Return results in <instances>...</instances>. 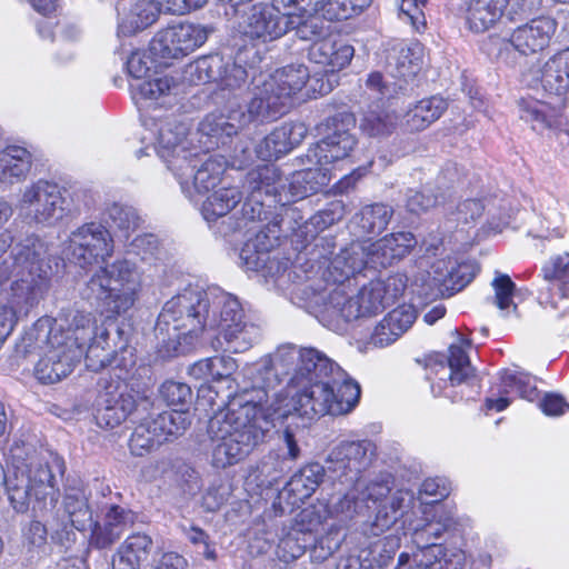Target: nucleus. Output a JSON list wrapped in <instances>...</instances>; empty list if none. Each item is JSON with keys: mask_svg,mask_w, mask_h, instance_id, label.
I'll return each mask as SVG.
<instances>
[{"mask_svg": "<svg viewBox=\"0 0 569 569\" xmlns=\"http://www.w3.org/2000/svg\"><path fill=\"white\" fill-rule=\"evenodd\" d=\"M274 421L292 413L312 419L316 416H333V387L330 380L301 385L300 388L287 387L284 399L268 408Z\"/></svg>", "mask_w": 569, "mask_h": 569, "instance_id": "4468645a", "label": "nucleus"}, {"mask_svg": "<svg viewBox=\"0 0 569 569\" xmlns=\"http://www.w3.org/2000/svg\"><path fill=\"white\" fill-rule=\"evenodd\" d=\"M557 21L550 17H538L517 27L509 39L503 41L500 56L503 51L515 49L523 56L535 54L549 47L557 30Z\"/></svg>", "mask_w": 569, "mask_h": 569, "instance_id": "b1692460", "label": "nucleus"}, {"mask_svg": "<svg viewBox=\"0 0 569 569\" xmlns=\"http://www.w3.org/2000/svg\"><path fill=\"white\" fill-rule=\"evenodd\" d=\"M543 286L539 289V302L560 310L558 318L569 313V253L550 258L542 267Z\"/></svg>", "mask_w": 569, "mask_h": 569, "instance_id": "aec40b11", "label": "nucleus"}, {"mask_svg": "<svg viewBox=\"0 0 569 569\" xmlns=\"http://www.w3.org/2000/svg\"><path fill=\"white\" fill-rule=\"evenodd\" d=\"M330 182L328 169L323 166L310 167L300 171H296L290 180L283 179L280 174L278 184L279 191L284 196L287 193L288 202L302 200L313 193H317Z\"/></svg>", "mask_w": 569, "mask_h": 569, "instance_id": "7c9ffc66", "label": "nucleus"}, {"mask_svg": "<svg viewBox=\"0 0 569 569\" xmlns=\"http://www.w3.org/2000/svg\"><path fill=\"white\" fill-rule=\"evenodd\" d=\"M393 216V209L385 203H373L363 207L353 217V223L362 236L380 234L388 227Z\"/></svg>", "mask_w": 569, "mask_h": 569, "instance_id": "de8ad7c7", "label": "nucleus"}, {"mask_svg": "<svg viewBox=\"0 0 569 569\" xmlns=\"http://www.w3.org/2000/svg\"><path fill=\"white\" fill-rule=\"evenodd\" d=\"M160 445L161 442L159 441L156 431H153L150 420H144L138 425L129 440L131 453L138 457L149 453Z\"/></svg>", "mask_w": 569, "mask_h": 569, "instance_id": "bf43d9fd", "label": "nucleus"}, {"mask_svg": "<svg viewBox=\"0 0 569 569\" xmlns=\"http://www.w3.org/2000/svg\"><path fill=\"white\" fill-rule=\"evenodd\" d=\"M18 210L28 223L51 227L67 216L69 203L58 184L39 180L24 189Z\"/></svg>", "mask_w": 569, "mask_h": 569, "instance_id": "f8f14e48", "label": "nucleus"}, {"mask_svg": "<svg viewBox=\"0 0 569 569\" xmlns=\"http://www.w3.org/2000/svg\"><path fill=\"white\" fill-rule=\"evenodd\" d=\"M416 311L411 306H402L390 311L375 328L371 343L383 348L395 342L415 322Z\"/></svg>", "mask_w": 569, "mask_h": 569, "instance_id": "f704fd0d", "label": "nucleus"}, {"mask_svg": "<svg viewBox=\"0 0 569 569\" xmlns=\"http://www.w3.org/2000/svg\"><path fill=\"white\" fill-rule=\"evenodd\" d=\"M306 132L307 129L301 123L278 127L257 144V156L264 161L278 159L299 144Z\"/></svg>", "mask_w": 569, "mask_h": 569, "instance_id": "473e14b6", "label": "nucleus"}, {"mask_svg": "<svg viewBox=\"0 0 569 569\" xmlns=\"http://www.w3.org/2000/svg\"><path fill=\"white\" fill-rule=\"evenodd\" d=\"M141 290V273L134 262L122 259L100 267L79 289L91 306L122 315L130 310Z\"/></svg>", "mask_w": 569, "mask_h": 569, "instance_id": "39448f33", "label": "nucleus"}, {"mask_svg": "<svg viewBox=\"0 0 569 569\" xmlns=\"http://www.w3.org/2000/svg\"><path fill=\"white\" fill-rule=\"evenodd\" d=\"M288 377L287 387L300 388L318 381L343 378V370L325 353L315 348L283 346L277 350L273 358L263 359L256 368L252 378L253 391L263 390L270 398L279 397L276 388L281 383V377Z\"/></svg>", "mask_w": 569, "mask_h": 569, "instance_id": "f03ea898", "label": "nucleus"}, {"mask_svg": "<svg viewBox=\"0 0 569 569\" xmlns=\"http://www.w3.org/2000/svg\"><path fill=\"white\" fill-rule=\"evenodd\" d=\"M325 476L326 469L323 466L318 462L309 463L291 477L286 490L293 495L296 500L303 501L315 493Z\"/></svg>", "mask_w": 569, "mask_h": 569, "instance_id": "49530a36", "label": "nucleus"}, {"mask_svg": "<svg viewBox=\"0 0 569 569\" xmlns=\"http://www.w3.org/2000/svg\"><path fill=\"white\" fill-rule=\"evenodd\" d=\"M272 243L268 236L258 232L253 239L248 240L239 252L241 267L247 270L258 271L263 268L268 260V252Z\"/></svg>", "mask_w": 569, "mask_h": 569, "instance_id": "5fc2aeb1", "label": "nucleus"}, {"mask_svg": "<svg viewBox=\"0 0 569 569\" xmlns=\"http://www.w3.org/2000/svg\"><path fill=\"white\" fill-rule=\"evenodd\" d=\"M453 521L447 519L439 522H427L421 528L416 527L412 532V541L418 550L412 553L413 566L406 568L410 556L401 553L398 559V569H462L466 555L458 548H449L440 543L429 542L430 539H438L442 532L451 528Z\"/></svg>", "mask_w": 569, "mask_h": 569, "instance_id": "9d476101", "label": "nucleus"}, {"mask_svg": "<svg viewBox=\"0 0 569 569\" xmlns=\"http://www.w3.org/2000/svg\"><path fill=\"white\" fill-rule=\"evenodd\" d=\"M160 396L168 406L177 407V410L186 411L192 400L191 388L184 383L173 380L164 381L160 389Z\"/></svg>", "mask_w": 569, "mask_h": 569, "instance_id": "0e129e2a", "label": "nucleus"}, {"mask_svg": "<svg viewBox=\"0 0 569 569\" xmlns=\"http://www.w3.org/2000/svg\"><path fill=\"white\" fill-rule=\"evenodd\" d=\"M510 0H463L461 13L472 33H485L500 23Z\"/></svg>", "mask_w": 569, "mask_h": 569, "instance_id": "c756f323", "label": "nucleus"}, {"mask_svg": "<svg viewBox=\"0 0 569 569\" xmlns=\"http://www.w3.org/2000/svg\"><path fill=\"white\" fill-rule=\"evenodd\" d=\"M502 391L499 397L490 396L486 398L485 406L487 410L497 412L505 410L510 405V399L506 395L517 392L520 398L533 401L538 396V389L530 375L517 369H506L501 372Z\"/></svg>", "mask_w": 569, "mask_h": 569, "instance_id": "2f4dec72", "label": "nucleus"}, {"mask_svg": "<svg viewBox=\"0 0 569 569\" xmlns=\"http://www.w3.org/2000/svg\"><path fill=\"white\" fill-rule=\"evenodd\" d=\"M31 153L23 147L8 146L0 152V183L12 186L24 180L31 169Z\"/></svg>", "mask_w": 569, "mask_h": 569, "instance_id": "37998d69", "label": "nucleus"}, {"mask_svg": "<svg viewBox=\"0 0 569 569\" xmlns=\"http://www.w3.org/2000/svg\"><path fill=\"white\" fill-rule=\"evenodd\" d=\"M348 485L351 486V489L332 503L330 508L331 516L341 517V519H352L360 512L362 503L369 502V500L362 499L361 487L357 490L355 483Z\"/></svg>", "mask_w": 569, "mask_h": 569, "instance_id": "e2e57ef3", "label": "nucleus"}, {"mask_svg": "<svg viewBox=\"0 0 569 569\" xmlns=\"http://www.w3.org/2000/svg\"><path fill=\"white\" fill-rule=\"evenodd\" d=\"M310 78L308 68L302 63H292L277 69L262 83L256 86L252 102L261 110L264 121H272L287 113L293 98Z\"/></svg>", "mask_w": 569, "mask_h": 569, "instance_id": "1a4fd4ad", "label": "nucleus"}, {"mask_svg": "<svg viewBox=\"0 0 569 569\" xmlns=\"http://www.w3.org/2000/svg\"><path fill=\"white\" fill-rule=\"evenodd\" d=\"M59 328H51L49 333L57 332L63 337V347L76 349L84 353V347L91 341L102 327L96 326L94 318L90 312L74 309L62 310L60 312Z\"/></svg>", "mask_w": 569, "mask_h": 569, "instance_id": "bb28decb", "label": "nucleus"}, {"mask_svg": "<svg viewBox=\"0 0 569 569\" xmlns=\"http://www.w3.org/2000/svg\"><path fill=\"white\" fill-rule=\"evenodd\" d=\"M108 339L109 328L104 327L101 328L99 335H97L84 347L86 366L91 371H99L108 366H114V368L121 367V361L118 359V353L116 350L111 349Z\"/></svg>", "mask_w": 569, "mask_h": 569, "instance_id": "a18cd8bd", "label": "nucleus"}, {"mask_svg": "<svg viewBox=\"0 0 569 569\" xmlns=\"http://www.w3.org/2000/svg\"><path fill=\"white\" fill-rule=\"evenodd\" d=\"M259 107L250 100L247 110L242 108L230 109L228 113H210L200 123L198 133L199 142L207 150L224 144L229 138L237 134L251 122H263Z\"/></svg>", "mask_w": 569, "mask_h": 569, "instance_id": "f3484780", "label": "nucleus"}, {"mask_svg": "<svg viewBox=\"0 0 569 569\" xmlns=\"http://www.w3.org/2000/svg\"><path fill=\"white\" fill-rule=\"evenodd\" d=\"M153 130L157 134V152L171 171L184 172L191 169V153L187 141L188 128L174 117L167 116L162 119L151 118Z\"/></svg>", "mask_w": 569, "mask_h": 569, "instance_id": "a211bd4d", "label": "nucleus"}, {"mask_svg": "<svg viewBox=\"0 0 569 569\" xmlns=\"http://www.w3.org/2000/svg\"><path fill=\"white\" fill-rule=\"evenodd\" d=\"M417 244L410 232L388 234L380 240L366 246L372 266L388 267L406 257Z\"/></svg>", "mask_w": 569, "mask_h": 569, "instance_id": "72a5a7b5", "label": "nucleus"}, {"mask_svg": "<svg viewBox=\"0 0 569 569\" xmlns=\"http://www.w3.org/2000/svg\"><path fill=\"white\" fill-rule=\"evenodd\" d=\"M457 335L458 342L451 343L449 347L448 366L442 357L441 360L429 367L430 373H435L441 381H449L452 387L467 382L475 376V368L466 352V349L471 347V341Z\"/></svg>", "mask_w": 569, "mask_h": 569, "instance_id": "c85d7f7f", "label": "nucleus"}, {"mask_svg": "<svg viewBox=\"0 0 569 569\" xmlns=\"http://www.w3.org/2000/svg\"><path fill=\"white\" fill-rule=\"evenodd\" d=\"M64 511L72 526L84 531L92 525V511L88 498L81 488H67L63 497Z\"/></svg>", "mask_w": 569, "mask_h": 569, "instance_id": "3c124183", "label": "nucleus"}, {"mask_svg": "<svg viewBox=\"0 0 569 569\" xmlns=\"http://www.w3.org/2000/svg\"><path fill=\"white\" fill-rule=\"evenodd\" d=\"M538 80L546 92L562 96L569 90V48L550 57L539 70Z\"/></svg>", "mask_w": 569, "mask_h": 569, "instance_id": "ea45409f", "label": "nucleus"}, {"mask_svg": "<svg viewBox=\"0 0 569 569\" xmlns=\"http://www.w3.org/2000/svg\"><path fill=\"white\" fill-rule=\"evenodd\" d=\"M422 48L418 43L411 47L397 44L390 50L387 64L393 78L402 79L407 83L422 69Z\"/></svg>", "mask_w": 569, "mask_h": 569, "instance_id": "79ce46f5", "label": "nucleus"}, {"mask_svg": "<svg viewBox=\"0 0 569 569\" xmlns=\"http://www.w3.org/2000/svg\"><path fill=\"white\" fill-rule=\"evenodd\" d=\"M330 385L333 387V416L350 412L359 401L360 387L350 379L343 371V378H330Z\"/></svg>", "mask_w": 569, "mask_h": 569, "instance_id": "864d4df0", "label": "nucleus"}, {"mask_svg": "<svg viewBox=\"0 0 569 569\" xmlns=\"http://www.w3.org/2000/svg\"><path fill=\"white\" fill-rule=\"evenodd\" d=\"M56 472H64V462L58 456H51L50 460L32 458L29 463L17 466L13 476L3 482L12 508L17 512H26L32 501L37 516L51 513L59 499Z\"/></svg>", "mask_w": 569, "mask_h": 569, "instance_id": "20e7f679", "label": "nucleus"}, {"mask_svg": "<svg viewBox=\"0 0 569 569\" xmlns=\"http://www.w3.org/2000/svg\"><path fill=\"white\" fill-rule=\"evenodd\" d=\"M189 159H191V169L184 168V174L181 171H172L184 192H190V182L198 193L208 192L220 182L227 163L223 157L206 153L201 156L193 151Z\"/></svg>", "mask_w": 569, "mask_h": 569, "instance_id": "393cba45", "label": "nucleus"}, {"mask_svg": "<svg viewBox=\"0 0 569 569\" xmlns=\"http://www.w3.org/2000/svg\"><path fill=\"white\" fill-rule=\"evenodd\" d=\"M69 242L70 259L81 268L106 261L113 253L112 237L100 223L82 224L71 232Z\"/></svg>", "mask_w": 569, "mask_h": 569, "instance_id": "6ab92c4d", "label": "nucleus"}, {"mask_svg": "<svg viewBox=\"0 0 569 569\" xmlns=\"http://www.w3.org/2000/svg\"><path fill=\"white\" fill-rule=\"evenodd\" d=\"M406 282L400 274L390 276L385 280H375L363 286L357 297L361 300L365 317L377 315L393 305L403 293Z\"/></svg>", "mask_w": 569, "mask_h": 569, "instance_id": "cd10ccee", "label": "nucleus"}, {"mask_svg": "<svg viewBox=\"0 0 569 569\" xmlns=\"http://www.w3.org/2000/svg\"><path fill=\"white\" fill-rule=\"evenodd\" d=\"M134 513L126 507L108 505L102 510V521L120 536L129 526L134 523Z\"/></svg>", "mask_w": 569, "mask_h": 569, "instance_id": "338daca9", "label": "nucleus"}, {"mask_svg": "<svg viewBox=\"0 0 569 569\" xmlns=\"http://www.w3.org/2000/svg\"><path fill=\"white\" fill-rule=\"evenodd\" d=\"M330 303L346 321L357 320L365 317L361 310V300L357 296L347 298L345 292L336 289L330 295Z\"/></svg>", "mask_w": 569, "mask_h": 569, "instance_id": "774afa93", "label": "nucleus"}, {"mask_svg": "<svg viewBox=\"0 0 569 569\" xmlns=\"http://www.w3.org/2000/svg\"><path fill=\"white\" fill-rule=\"evenodd\" d=\"M447 107L446 100L438 96L422 99L407 112V124L410 130H423L438 120Z\"/></svg>", "mask_w": 569, "mask_h": 569, "instance_id": "8fccbe9b", "label": "nucleus"}, {"mask_svg": "<svg viewBox=\"0 0 569 569\" xmlns=\"http://www.w3.org/2000/svg\"><path fill=\"white\" fill-rule=\"evenodd\" d=\"M458 181L455 164L447 166L440 171L435 181L428 182L420 190H410L407 196V208L419 214L443 203L450 196Z\"/></svg>", "mask_w": 569, "mask_h": 569, "instance_id": "a878e982", "label": "nucleus"}, {"mask_svg": "<svg viewBox=\"0 0 569 569\" xmlns=\"http://www.w3.org/2000/svg\"><path fill=\"white\" fill-rule=\"evenodd\" d=\"M375 446L371 441H342L336 446L328 458V470L341 483H355L359 490L369 480L362 479V472L371 465Z\"/></svg>", "mask_w": 569, "mask_h": 569, "instance_id": "dca6fc26", "label": "nucleus"}, {"mask_svg": "<svg viewBox=\"0 0 569 569\" xmlns=\"http://www.w3.org/2000/svg\"><path fill=\"white\" fill-rule=\"evenodd\" d=\"M517 106L520 119L530 123L532 130L540 134L560 126L559 109L550 102L527 97L519 99Z\"/></svg>", "mask_w": 569, "mask_h": 569, "instance_id": "c9c22d12", "label": "nucleus"}, {"mask_svg": "<svg viewBox=\"0 0 569 569\" xmlns=\"http://www.w3.org/2000/svg\"><path fill=\"white\" fill-rule=\"evenodd\" d=\"M356 146V137L341 139L325 134L319 142L308 149L306 158L310 164L327 166L350 157Z\"/></svg>", "mask_w": 569, "mask_h": 569, "instance_id": "58836bf2", "label": "nucleus"}, {"mask_svg": "<svg viewBox=\"0 0 569 569\" xmlns=\"http://www.w3.org/2000/svg\"><path fill=\"white\" fill-rule=\"evenodd\" d=\"M458 262L453 259H440L431 264V270L428 272V277L431 279L432 284H428V289L425 290L422 287L420 295H425L427 299H435L439 296V291L443 284L452 286L450 282V272Z\"/></svg>", "mask_w": 569, "mask_h": 569, "instance_id": "4d7b16f0", "label": "nucleus"}, {"mask_svg": "<svg viewBox=\"0 0 569 569\" xmlns=\"http://www.w3.org/2000/svg\"><path fill=\"white\" fill-rule=\"evenodd\" d=\"M280 171L274 164L259 166L247 173L246 184L249 196L240 210L232 212L221 221L220 232L227 236L229 232L241 230L248 222L267 219V207L272 203L284 206L288 202L287 193L279 191Z\"/></svg>", "mask_w": 569, "mask_h": 569, "instance_id": "0eeeda50", "label": "nucleus"}, {"mask_svg": "<svg viewBox=\"0 0 569 569\" xmlns=\"http://www.w3.org/2000/svg\"><path fill=\"white\" fill-rule=\"evenodd\" d=\"M353 53V47L323 37L309 47L308 58L310 61L328 67L331 72H335L348 66Z\"/></svg>", "mask_w": 569, "mask_h": 569, "instance_id": "a19ab883", "label": "nucleus"}, {"mask_svg": "<svg viewBox=\"0 0 569 569\" xmlns=\"http://www.w3.org/2000/svg\"><path fill=\"white\" fill-rule=\"evenodd\" d=\"M191 76L199 82H217L222 89L237 90L246 86L249 72L231 59L219 54L203 57L189 66Z\"/></svg>", "mask_w": 569, "mask_h": 569, "instance_id": "4be33fe9", "label": "nucleus"}, {"mask_svg": "<svg viewBox=\"0 0 569 569\" xmlns=\"http://www.w3.org/2000/svg\"><path fill=\"white\" fill-rule=\"evenodd\" d=\"M367 264H371V261L366 246L352 243L331 260L327 269L328 278L333 282L342 283L360 272Z\"/></svg>", "mask_w": 569, "mask_h": 569, "instance_id": "4c0bfd02", "label": "nucleus"}, {"mask_svg": "<svg viewBox=\"0 0 569 569\" xmlns=\"http://www.w3.org/2000/svg\"><path fill=\"white\" fill-rule=\"evenodd\" d=\"M330 516V508L326 503L319 502L302 509L297 516L293 528L307 537L318 538L319 529Z\"/></svg>", "mask_w": 569, "mask_h": 569, "instance_id": "6e6d98bb", "label": "nucleus"}, {"mask_svg": "<svg viewBox=\"0 0 569 569\" xmlns=\"http://www.w3.org/2000/svg\"><path fill=\"white\" fill-rule=\"evenodd\" d=\"M242 200V193L236 187L221 188L210 194L202 204L203 218L216 221L219 218H228Z\"/></svg>", "mask_w": 569, "mask_h": 569, "instance_id": "09e8293b", "label": "nucleus"}, {"mask_svg": "<svg viewBox=\"0 0 569 569\" xmlns=\"http://www.w3.org/2000/svg\"><path fill=\"white\" fill-rule=\"evenodd\" d=\"M400 547V538L396 535L386 536L370 547L371 562L363 569H383L392 560Z\"/></svg>", "mask_w": 569, "mask_h": 569, "instance_id": "052dcab7", "label": "nucleus"}, {"mask_svg": "<svg viewBox=\"0 0 569 569\" xmlns=\"http://www.w3.org/2000/svg\"><path fill=\"white\" fill-rule=\"evenodd\" d=\"M81 359V352L63 347V337L48 333L47 350L34 367V376L42 383H56L73 370Z\"/></svg>", "mask_w": 569, "mask_h": 569, "instance_id": "412c9836", "label": "nucleus"}, {"mask_svg": "<svg viewBox=\"0 0 569 569\" xmlns=\"http://www.w3.org/2000/svg\"><path fill=\"white\" fill-rule=\"evenodd\" d=\"M393 477L389 473L379 475L368 481L361 489L363 500L376 506V515L366 533L380 536L400 520L413 502L409 490H392Z\"/></svg>", "mask_w": 569, "mask_h": 569, "instance_id": "9b49d317", "label": "nucleus"}, {"mask_svg": "<svg viewBox=\"0 0 569 569\" xmlns=\"http://www.w3.org/2000/svg\"><path fill=\"white\" fill-rule=\"evenodd\" d=\"M293 23L292 18L282 16L270 6L259 3L252 6L246 13L240 29L246 37L252 40L268 42L286 34Z\"/></svg>", "mask_w": 569, "mask_h": 569, "instance_id": "5701e85b", "label": "nucleus"}, {"mask_svg": "<svg viewBox=\"0 0 569 569\" xmlns=\"http://www.w3.org/2000/svg\"><path fill=\"white\" fill-rule=\"evenodd\" d=\"M131 87L139 92L143 99L159 100L167 99L177 89V83L173 78L164 76L153 79H144L137 83H131Z\"/></svg>", "mask_w": 569, "mask_h": 569, "instance_id": "13d9d810", "label": "nucleus"}, {"mask_svg": "<svg viewBox=\"0 0 569 569\" xmlns=\"http://www.w3.org/2000/svg\"><path fill=\"white\" fill-rule=\"evenodd\" d=\"M290 30H295L299 39L312 41V43L322 39L327 33L323 18L312 14H309L305 20L296 17L293 27H291Z\"/></svg>", "mask_w": 569, "mask_h": 569, "instance_id": "69168bd1", "label": "nucleus"}, {"mask_svg": "<svg viewBox=\"0 0 569 569\" xmlns=\"http://www.w3.org/2000/svg\"><path fill=\"white\" fill-rule=\"evenodd\" d=\"M325 538H311L292 528L282 537L277 547V555L280 560L290 562L301 557L308 548H312L313 557L326 559L332 555L333 549L323 547Z\"/></svg>", "mask_w": 569, "mask_h": 569, "instance_id": "e433bc0d", "label": "nucleus"}, {"mask_svg": "<svg viewBox=\"0 0 569 569\" xmlns=\"http://www.w3.org/2000/svg\"><path fill=\"white\" fill-rule=\"evenodd\" d=\"M43 246L39 240H27L19 244L14 251V270L17 279L6 291L7 305L16 313V321L20 316L39 302L48 288L49 272L44 267Z\"/></svg>", "mask_w": 569, "mask_h": 569, "instance_id": "423d86ee", "label": "nucleus"}, {"mask_svg": "<svg viewBox=\"0 0 569 569\" xmlns=\"http://www.w3.org/2000/svg\"><path fill=\"white\" fill-rule=\"evenodd\" d=\"M160 3L154 0H138L119 22V32L124 36L134 34L152 26L160 17Z\"/></svg>", "mask_w": 569, "mask_h": 569, "instance_id": "c03bdc74", "label": "nucleus"}, {"mask_svg": "<svg viewBox=\"0 0 569 569\" xmlns=\"http://www.w3.org/2000/svg\"><path fill=\"white\" fill-rule=\"evenodd\" d=\"M214 308L210 328H218V337L212 347L232 352H244L261 337L260 326L248 315L239 299L228 292H220L212 299Z\"/></svg>", "mask_w": 569, "mask_h": 569, "instance_id": "6e6552de", "label": "nucleus"}, {"mask_svg": "<svg viewBox=\"0 0 569 569\" xmlns=\"http://www.w3.org/2000/svg\"><path fill=\"white\" fill-rule=\"evenodd\" d=\"M268 395L263 390L244 389L227 412H219L209 421L212 441L211 462L224 469L242 461L272 433L276 423L269 409L263 407Z\"/></svg>", "mask_w": 569, "mask_h": 569, "instance_id": "f257e3e1", "label": "nucleus"}, {"mask_svg": "<svg viewBox=\"0 0 569 569\" xmlns=\"http://www.w3.org/2000/svg\"><path fill=\"white\" fill-rule=\"evenodd\" d=\"M150 422L161 445L182 435L190 426L188 415L182 410L164 411Z\"/></svg>", "mask_w": 569, "mask_h": 569, "instance_id": "603ef678", "label": "nucleus"}, {"mask_svg": "<svg viewBox=\"0 0 569 569\" xmlns=\"http://www.w3.org/2000/svg\"><path fill=\"white\" fill-rule=\"evenodd\" d=\"M94 419L100 428L113 429L124 422L147 399L133 391L120 376L101 378Z\"/></svg>", "mask_w": 569, "mask_h": 569, "instance_id": "ddd939ff", "label": "nucleus"}, {"mask_svg": "<svg viewBox=\"0 0 569 569\" xmlns=\"http://www.w3.org/2000/svg\"><path fill=\"white\" fill-rule=\"evenodd\" d=\"M108 220L128 237L130 231H134L140 226V217L137 210L128 204L112 203L107 209Z\"/></svg>", "mask_w": 569, "mask_h": 569, "instance_id": "680f3d73", "label": "nucleus"}, {"mask_svg": "<svg viewBox=\"0 0 569 569\" xmlns=\"http://www.w3.org/2000/svg\"><path fill=\"white\" fill-rule=\"evenodd\" d=\"M211 305L210 295L198 287L186 288L168 300L154 328L160 352L166 357L187 352L209 327Z\"/></svg>", "mask_w": 569, "mask_h": 569, "instance_id": "7ed1b4c3", "label": "nucleus"}, {"mask_svg": "<svg viewBox=\"0 0 569 569\" xmlns=\"http://www.w3.org/2000/svg\"><path fill=\"white\" fill-rule=\"evenodd\" d=\"M212 32V27L201 23L181 22L169 26L154 36L150 51L158 59H179L204 44Z\"/></svg>", "mask_w": 569, "mask_h": 569, "instance_id": "2eb2a0df", "label": "nucleus"}]
</instances>
